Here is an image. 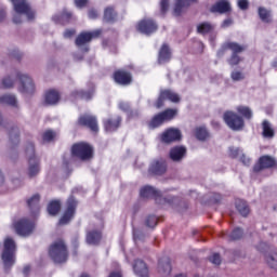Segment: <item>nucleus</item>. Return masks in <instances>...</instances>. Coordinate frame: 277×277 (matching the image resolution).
<instances>
[{
  "label": "nucleus",
  "mask_w": 277,
  "mask_h": 277,
  "mask_svg": "<svg viewBox=\"0 0 277 277\" xmlns=\"http://www.w3.org/2000/svg\"><path fill=\"white\" fill-rule=\"evenodd\" d=\"M48 254L53 263H56L57 265L66 263L68 261V256H70L66 240H64V238L54 240L48 249Z\"/></svg>",
  "instance_id": "f257e3e1"
},
{
  "label": "nucleus",
  "mask_w": 277,
  "mask_h": 277,
  "mask_svg": "<svg viewBox=\"0 0 277 277\" xmlns=\"http://www.w3.org/2000/svg\"><path fill=\"white\" fill-rule=\"evenodd\" d=\"M248 49V45H241L237 42L228 41L222 45V48L217 51V57H224L226 51H232V55L228 58L229 66H239L243 58L239 56V53H243Z\"/></svg>",
  "instance_id": "f03ea898"
},
{
  "label": "nucleus",
  "mask_w": 277,
  "mask_h": 277,
  "mask_svg": "<svg viewBox=\"0 0 277 277\" xmlns=\"http://www.w3.org/2000/svg\"><path fill=\"white\" fill-rule=\"evenodd\" d=\"M70 155L72 159L88 162L94 159V146L88 142H78L71 145Z\"/></svg>",
  "instance_id": "7ed1b4c3"
},
{
  "label": "nucleus",
  "mask_w": 277,
  "mask_h": 277,
  "mask_svg": "<svg viewBox=\"0 0 277 277\" xmlns=\"http://www.w3.org/2000/svg\"><path fill=\"white\" fill-rule=\"evenodd\" d=\"M14 5V11L16 14L13 16V23L15 25H21L23 23V16L25 14L28 21H34L36 18V11L27 3V0H11Z\"/></svg>",
  "instance_id": "20e7f679"
},
{
  "label": "nucleus",
  "mask_w": 277,
  "mask_h": 277,
  "mask_svg": "<svg viewBox=\"0 0 277 277\" xmlns=\"http://www.w3.org/2000/svg\"><path fill=\"white\" fill-rule=\"evenodd\" d=\"M1 259L3 261L5 272H9L16 263V242L12 238H5L3 242V251Z\"/></svg>",
  "instance_id": "39448f33"
},
{
  "label": "nucleus",
  "mask_w": 277,
  "mask_h": 277,
  "mask_svg": "<svg viewBox=\"0 0 277 277\" xmlns=\"http://www.w3.org/2000/svg\"><path fill=\"white\" fill-rule=\"evenodd\" d=\"M179 110L176 108H167L163 111H160L153 116V118L148 122L149 129H159L166 122H170L176 118Z\"/></svg>",
  "instance_id": "423d86ee"
},
{
  "label": "nucleus",
  "mask_w": 277,
  "mask_h": 277,
  "mask_svg": "<svg viewBox=\"0 0 277 277\" xmlns=\"http://www.w3.org/2000/svg\"><path fill=\"white\" fill-rule=\"evenodd\" d=\"M25 153L28 156V175L30 179L37 176L40 173V160L36 157V146L34 143H28L25 148Z\"/></svg>",
  "instance_id": "0eeeda50"
},
{
  "label": "nucleus",
  "mask_w": 277,
  "mask_h": 277,
  "mask_svg": "<svg viewBox=\"0 0 277 277\" xmlns=\"http://www.w3.org/2000/svg\"><path fill=\"white\" fill-rule=\"evenodd\" d=\"M223 120L232 131H241L246 127L243 117L233 110H226L223 114Z\"/></svg>",
  "instance_id": "6e6552de"
},
{
  "label": "nucleus",
  "mask_w": 277,
  "mask_h": 277,
  "mask_svg": "<svg viewBox=\"0 0 277 277\" xmlns=\"http://www.w3.org/2000/svg\"><path fill=\"white\" fill-rule=\"evenodd\" d=\"M77 205H79V202L77 201L75 196H69L66 201L65 212L58 221V226H66V224L70 223V220L75 217V213L77 212Z\"/></svg>",
  "instance_id": "1a4fd4ad"
},
{
  "label": "nucleus",
  "mask_w": 277,
  "mask_h": 277,
  "mask_svg": "<svg viewBox=\"0 0 277 277\" xmlns=\"http://www.w3.org/2000/svg\"><path fill=\"white\" fill-rule=\"evenodd\" d=\"M275 168H277V160L273 156L263 155L254 163L252 170L254 174H259L263 170H274Z\"/></svg>",
  "instance_id": "9d476101"
},
{
  "label": "nucleus",
  "mask_w": 277,
  "mask_h": 277,
  "mask_svg": "<svg viewBox=\"0 0 277 277\" xmlns=\"http://www.w3.org/2000/svg\"><path fill=\"white\" fill-rule=\"evenodd\" d=\"M166 101L171 103H181V95L170 89H163L160 91L157 101L155 102V108L161 109L166 105Z\"/></svg>",
  "instance_id": "9b49d317"
},
{
  "label": "nucleus",
  "mask_w": 277,
  "mask_h": 277,
  "mask_svg": "<svg viewBox=\"0 0 277 277\" xmlns=\"http://www.w3.org/2000/svg\"><path fill=\"white\" fill-rule=\"evenodd\" d=\"M78 127H83L84 129H89L91 133H98V118L94 115L84 114L81 115L77 120Z\"/></svg>",
  "instance_id": "f8f14e48"
},
{
  "label": "nucleus",
  "mask_w": 277,
  "mask_h": 277,
  "mask_svg": "<svg viewBox=\"0 0 277 277\" xmlns=\"http://www.w3.org/2000/svg\"><path fill=\"white\" fill-rule=\"evenodd\" d=\"M14 228L17 235H21L22 237H29L36 228V223L27 217H23L14 223Z\"/></svg>",
  "instance_id": "ddd939ff"
},
{
  "label": "nucleus",
  "mask_w": 277,
  "mask_h": 277,
  "mask_svg": "<svg viewBox=\"0 0 277 277\" xmlns=\"http://www.w3.org/2000/svg\"><path fill=\"white\" fill-rule=\"evenodd\" d=\"M113 79L117 85H131L133 83V74L124 68L116 69L113 74Z\"/></svg>",
  "instance_id": "4468645a"
},
{
  "label": "nucleus",
  "mask_w": 277,
  "mask_h": 277,
  "mask_svg": "<svg viewBox=\"0 0 277 277\" xmlns=\"http://www.w3.org/2000/svg\"><path fill=\"white\" fill-rule=\"evenodd\" d=\"M102 34L103 29H96L93 31H82L77 36L75 44L78 48L85 47V44H90V42H92L94 38H100Z\"/></svg>",
  "instance_id": "2eb2a0df"
},
{
  "label": "nucleus",
  "mask_w": 277,
  "mask_h": 277,
  "mask_svg": "<svg viewBox=\"0 0 277 277\" xmlns=\"http://www.w3.org/2000/svg\"><path fill=\"white\" fill-rule=\"evenodd\" d=\"M168 172V161L163 158L154 159L148 168V174L151 176H163Z\"/></svg>",
  "instance_id": "dca6fc26"
},
{
  "label": "nucleus",
  "mask_w": 277,
  "mask_h": 277,
  "mask_svg": "<svg viewBox=\"0 0 277 277\" xmlns=\"http://www.w3.org/2000/svg\"><path fill=\"white\" fill-rule=\"evenodd\" d=\"M136 29L140 34L151 36V34H155L159 29V25L153 18H144L137 23Z\"/></svg>",
  "instance_id": "f3484780"
},
{
  "label": "nucleus",
  "mask_w": 277,
  "mask_h": 277,
  "mask_svg": "<svg viewBox=\"0 0 277 277\" xmlns=\"http://www.w3.org/2000/svg\"><path fill=\"white\" fill-rule=\"evenodd\" d=\"M182 137L181 130L176 128H168L160 134L162 144H174V142H181Z\"/></svg>",
  "instance_id": "a211bd4d"
},
{
  "label": "nucleus",
  "mask_w": 277,
  "mask_h": 277,
  "mask_svg": "<svg viewBox=\"0 0 277 277\" xmlns=\"http://www.w3.org/2000/svg\"><path fill=\"white\" fill-rule=\"evenodd\" d=\"M17 79L21 83L19 92H22V94H34V92H36V84L29 76L17 72Z\"/></svg>",
  "instance_id": "6ab92c4d"
},
{
  "label": "nucleus",
  "mask_w": 277,
  "mask_h": 277,
  "mask_svg": "<svg viewBox=\"0 0 277 277\" xmlns=\"http://www.w3.org/2000/svg\"><path fill=\"white\" fill-rule=\"evenodd\" d=\"M185 157H187V147L183 145H176L172 147L169 151V158L175 163L183 161Z\"/></svg>",
  "instance_id": "aec40b11"
},
{
  "label": "nucleus",
  "mask_w": 277,
  "mask_h": 277,
  "mask_svg": "<svg viewBox=\"0 0 277 277\" xmlns=\"http://www.w3.org/2000/svg\"><path fill=\"white\" fill-rule=\"evenodd\" d=\"M104 129L108 133H114L117 129H120L122 124V117L120 115L107 118L103 120Z\"/></svg>",
  "instance_id": "412c9836"
},
{
  "label": "nucleus",
  "mask_w": 277,
  "mask_h": 277,
  "mask_svg": "<svg viewBox=\"0 0 277 277\" xmlns=\"http://www.w3.org/2000/svg\"><path fill=\"white\" fill-rule=\"evenodd\" d=\"M103 240V232L101 229H91L87 232L85 242L89 246H100Z\"/></svg>",
  "instance_id": "4be33fe9"
},
{
  "label": "nucleus",
  "mask_w": 277,
  "mask_h": 277,
  "mask_svg": "<svg viewBox=\"0 0 277 277\" xmlns=\"http://www.w3.org/2000/svg\"><path fill=\"white\" fill-rule=\"evenodd\" d=\"M141 198H154L156 202H159L161 200V192L155 189L153 186H144L140 190Z\"/></svg>",
  "instance_id": "5701e85b"
},
{
  "label": "nucleus",
  "mask_w": 277,
  "mask_h": 277,
  "mask_svg": "<svg viewBox=\"0 0 277 277\" xmlns=\"http://www.w3.org/2000/svg\"><path fill=\"white\" fill-rule=\"evenodd\" d=\"M172 60V50L168 43H163L158 52V64H168Z\"/></svg>",
  "instance_id": "b1692460"
},
{
  "label": "nucleus",
  "mask_w": 277,
  "mask_h": 277,
  "mask_svg": "<svg viewBox=\"0 0 277 277\" xmlns=\"http://www.w3.org/2000/svg\"><path fill=\"white\" fill-rule=\"evenodd\" d=\"M61 98H62V95L60 94V91L55 89H50L45 91L44 105H50V106L57 105Z\"/></svg>",
  "instance_id": "393cba45"
},
{
  "label": "nucleus",
  "mask_w": 277,
  "mask_h": 277,
  "mask_svg": "<svg viewBox=\"0 0 277 277\" xmlns=\"http://www.w3.org/2000/svg\"><path fill=\"white\" fill-rule=\"evenodd\" d=\"M212 14H226L230 12V2L228 0H220L210 8Z\"/></svg>",
  "instance_id": "a878e982"
},
{
  "label": "nucleus",
  "mask_w": 277,
  "mask_h": 277,
  "mask_svg": "<svg viewBox=\"0 0 277 277\" xmlns=\"http://www.w3.org/2000/svg\"><path fill=\"white\" fill-rule=\"evenodd\" d=\"M133 272L135 276L148 277V265L144 260H135L133 263Z\"/></svg>",
  "instance_id": "bb28decb"
},
{
  "label": "nucleus",
  "mask_w": 277,
  "mask_h": 277,
  "mask_svg": "<svg viewBox=\"0 0 277 277\" xmlns=\"http://www.w3.org/2000/svg\"><path fill=\"white\" fill-rule=\"evenodd\" d=\"M158 272L162 274V276H170L172 273V263L170 262V258H161L158 262Z\"/></svg>",
  "instance_id": "cd10ccee"
},
{
  "label": "nucleus",
  "mask_w": 277,
  "mask_h": 277,
  "mask_svg": "<svg viewBox=\"0 0 277 277\" xmlns=\"http://www.w3.org/2000/svg\"><path fill=\"white\" fill-rule=\"evenodd\" d=\"M235 207L242 217H248V215H250V206H248V202L246 200L236 199Z\"/></svg>",
  "instance_id": "c85d7f7f"
},
{
  "label": "nucleus",
  "mask_w": 277,
  "mask_h": 277,
  "mask_svg": "<svg viewBox=\"0 0 277 277\" xmlns=\"http://www.w3.org/2000/svg\"><path fill=\"white\" fill-rule=\"evenodd\" d=\"M118 18V12H116V8L109 5L104 9L103 21L105 23H116Z\"/></svg>",
  "instance_id": "c756f323"
},
{
  "label": "nucleus",
  "mask_w": 277,
  "mask_h": 277,
  "mask_svg": "<svg viewBox=\"0 0 277 277\" xmlns=\"http://www.w3.org/2000/svg\"><path fill=\"white\" fill-rule=\"evenodd\" d=\"M27 207L30 209L32 215L39 213L40 211V194H35L31 198L27 200Z\"/></svg>",
  "instance_id": "7c9ffc66"
},
{
  "label": "nucleus",
  "mask_w": 277,
  "mask_h": 277,
  "mask_svg": "<svg viewBox=\"0 0 277 277\" xmlns=\"http://www.w3.org/2000/svg\"><path fill=\"white\" fill-rule=\"evenodd\" d=\"M274 135H276V131L272 128V123L268 120H264L262 122V136L266 140H272Z\"/></svg>",
  "instance_id": "2f4dec72"
},
{
  "label": "nucleus",
  "mask_w": 277,
  "mask_h": 277,
  "mask_svg": "<svg viewBox=\"0 0 277 277\" xmlns=\"http://www.w3.org/2000/svg\"><path fill=\"white\" fill-rule=\"evenodd\" d=\"M190 3H198V0H175L173 10L175 16H181L183 8L189 6Z\"/></svg>",
  "instance_id": "473e14b6"
},
{
  "label": "nucleus",
  "mask_w": 277,
  "mask_h": 277,
  "mask_svg": "<svg viewBox=\"0 0 277 277\" xmlns=\"http://www.w3.org/2000/svg\"><path fill=\"white\" fill-rule=\"evenodd\" d=\"M9 140H10L11 146H18V144H21V133L18 132L17 127H12L9 130Z\"/></svg>",
  "instance_id": "72a5a7b5"
},
{
  "label": "nucleus",
  "mask_w": 277,
  "mask_h": 277,
  "mask_svg": "<svg viewBox=\"0 0 277 277\" xmlns=\"http://www.w3.org/2000/svg\"><path fill=\"white\" fill-rule=\"evenodd\" d=\"M0 104L1 105H10L11 107H16V105H17L16 96H14L12 94H4V95L0 96Z\"/></svg>",
  "instance_id": "f704fd0d"
},
{
  "label": "nucleus",
  "mask_w": 277,
  "mask_h": 277,
  "mask_svg": "<svg viewBox=\"0 0 277 277\" xmlns=\"http://www.w3.org/2000/svg\"><path fill=\"white\" fill-rule=\"evenodd\" d=\"M264 259L271 269L277 271V252L265 254Z\"/></svg>",
  "instance_id": "c9c22d12"
},
{
  "label": "nucleus",
  "mask_w": 277,
  "mask_h": 277,
  "mask_svg": "<svg viewBox=\"0 0 277 277\" xmlns=\"http://www.w3.org/2000/svg\"><path fill=\"white\" fill-rule=\"evenodd\" d=\"M258 14H259L260 19L263 23H271L272 22V12H269L267 9H265L263 6H260L258 9Z\"/></svg>",
  "instance_id": "e433bc0d"
},
{
  "label": "nucleus",
  "mask_w": 277,
  "mask_h": 277,
  "mask_svg": "<svg viewBox=\"0 0 277 277\" xmlns=\"http://www.w3.org/2000/svg\"><path fill=\"white\" fill-rule=\"evenodd\" d=\"M195 136L200 142H205L206 140H209V131L205 127H198L195 129Z\"/></svg>",
  "instance_id": "4c0bfd02"
},
{
  "label": "nucleus",
  "mask_w": 277,
  "mask_h": 277,
  "mask_svg": "<svg viewBox=\"0 0 277 277\" xmlns=\"http://www.w3.org/2000/svg\"><path fill=\"white\" fill-rule=\"evenodd\" d=\"M236 111H238V114L242 116L241 118H245V120H252V109H250V107L238 106Z\"/></svg>",
  "instance_id": "58836bf2"
},
{
  "label": "nucleus",
  "mask_w": 277,
  "mask_h": 277,
  "mask_svg": "<svg viewBox=\"0 0 277 277\" xmlns=\"http://www.w3.org/2000/svg\"><path fill=\"white\" fill-rule=\"evenodd\" d=\"M211 31H213V25L209 22L200 23L197 26V32L201 34L202 36H205V34H211Z\"/></svg>",
  "instance_id": "ea45409f"
},
{
  "label": "nucleus",
  "mask_w": 277,
  "mask_h": 277,
  "mask_svg": "<svg viewBox=\"0 0 277 277\" xmlns=\"http://www.w3.org/2000/svg\"><path fill=\"white\" fill-rule=\"evenodd\" d=\"M61 210H62V203H60V201L57 200L51 201L48 205V212L50 215H57V213H60Z\"/></svg>",
  "instance_id": "a19ab883"
},
{
  "label": "nucleus",
  "mask_w": 277,
  "mask_h": 277,
  "mask_svg": "<svg viewBox=\"0 0 277 277\" xmlns=\"http://www.w3.org/2000/svg\"><path fill=\"white\" fill-rule=\"evenodd\" d=\"M71 96H74V98H84L87 101H90V98H92V93L90 91H74L71 92Z\"/></svg>",
  "instance_id": "79ce46f5"
},
{
  "label": "nucleus",
  "mask_w": 277,
  "mask_h": 277,
  "mask_svg": "<svg viewBox=\"0 0 277 277\" xmlns=\"http://www.w3.org/2000/svg\"><path fill=\"white\" fill-rule=\"evenodd\" d=\"M243 237V229L237 227L235 228L230 235H229V238L232 241H237L239 239H241Z\"/></svg>",
  "instance_id": "37998d69"
},
{
  "label": "nucleus",
  "mask_w": 277,
  "mask_h": 277,
  "mask_svg": "<svg viewBox=\"0 0 277 277\" xmlns=\"http://www.w3.org/2000/svg\"><path fill=\"white\" fill-rule=\"evenodd\" d=\"M230 79L234 81H243V79H246V74L239 70H233L230 74Z\"/></svg>",
  "instance_id": "c03bdc74"
},
{
  "label": "nucleus",
  "mask_w": 277,
  "mask_h": 277,
  "mask_svg": "<svg viewBox=\"0 0 277 277\" xmlns=\"http://www.w3.org/2000/svg\"><path fill=\"white\" fill-rule=\"evenodd\" d=\"M159 222V219L155 215L147 216L145 224L148 226V228H155Z\"/></svg>",
  "instance_id": "a18cd8bd"
},
{
  "label": "nucleus",
  "mask_w": 277,
  "mask_h": 277,
  "mask_svg": "<svg viewBox=\"0 0 277 277\" xmlns=\"http://www.w3.org/2000/svg\"><path fill=\"white\" fill-rule=\"evenodd\" d=\"M160 14L164 16V14H168V10H170V0H160Z\"/></svg>",
  "instance_id": "49530a36"
},
{
  "label": "nucleus",
  "mask_w": 277,
  "mask_h": 277,
  "mask_svg": "<svg viewBox=\"0 0 277 277\" xmlns=\"http://www.w3.org/2000/svg\"><path fill=\"white\" fill-rule=\"evenodd\" d=\"M42 140L43 142H53V140H55V132H53L52 130H47L42 134Z\"/></svg>",
  "instance_id": "de8ad7c7"
},
{
  "label": "nucleus",
  "mask_w": 277,
  "mask_h": 277,
  "mask_svg": "<svg viewBox=\"0 0 277 277\" xmlns=\"http://www.w3.org/2000/svg\"><path fill=\"white\" fill-rule=\"evenodd\" d=\"M128 120H137L140 118V110L138 109H130V111L127 113Z\"/></svg>",
  "instance_id": "09e8293b"
},
{
  "label": "nucleus",
  "mask_w": 277,
  "mask_h": 277,
  "mask_svg": "<svg viewBox=\"0 0 277 277\" xmlns=\"http://www.w3.org/2000/svg\"><path fill=\"white\" fill-rule=\"evenodd\" d=\"M210 263H212L213 265H221L222 264V256H220V253H213L210 258H209Z\"/></svg>",
  "instance_id": "8fccbe9b"
},
{
  "label": "nucleus",
  "mask_w": 277,
  "mask_h": 277,
  "mask_svg": "<svg viewBox=\"0 0 277 277\" xmlns=\"http://www.w3.org/2000/svg\"><path fill=\"white\" fill-rule=\"evenodd\" d=\"M118 107L121 111L127 114L131 109V104L129 102H120Z\"/></svg>",
  "instance_id": "3c124183"
},
{
  "label": "nucleus",
  "mask_w": 277,
  "mask_h": 277,
  "mask_svg": "<svg viewBox=\"0 0 277 277\" xmlns=\"http://www.w3.org/2000/svg\"><path fill=\"white\" fill-rule=\"evenodd\" d=\"M2 85L5 89L13 88L14 87V80H12L10 77H5L4 79H2Z\"/></svg>",
  "instance_id": "603ef678"
},
{
  "label": "nucleus",
  "mask_w": 277,
  "mask_h": 277,
  "mask_svg": "<svg viewBox=\"0 0 277 277\" xmlns=\"http://www.w3.org/2000/svg\"><path fill=\"white\" fill-rule=\"evenodd\" d=\"M238 8L246 11L250 8V2L248 0H238Z\"/></svg>",
  "instance_id": "864d4df0"
},
{
  "label": "nucleus",
  "mask_w": 277,
  "mask_h": 277,
  "mask_svg": "<svg viewBox=\"0 0 277 277\" xmlns=\"http://www.w3.org/2000/svg\"><path fill=\"white\" fill-rule=\"evenodd\" d=\"M88 16L92 21H96V18H98V11L96 9H90L88 12Z\"/></svg>",
  "instance_id": "5fc2aeb1"
},
{
  "label": "nucleus",
  "mask_w": 277,
  "mask_h": 277,
  "mask_svg": "<svg viewBox=\"0 0 277 277\" xmlns=\"http://www.w3.org/2000/svg\"><path fill=\"white\" fill-rule=\"evenodd\" d=\"M72 18V13H70V12H63L62 14H61V19L62 21H65L66 23H70V19Z\"/></svg>",
  "instance_id": "6e6d98bb"
},
{
  "label": "nucleus",
  "mask_w": 277,
  "mask_h": 277,
  "mask_svg": "<svg viewBox=\"0 0 277 277\" xmlns=\"http://www.w3.org/2000/svg\"><path fill=\"white\" fill-rule=\"evenodd\" d=\"M229 157L232 159H237V157H239V149L235 147L229 148Z\"/></svg>",
  "instance_id": "4d7b16f0"
},
{
  "label": "nucleus",
  "mask_w": 277,
  "mask_h": 277,
  "mask_svg": "<svg viewBox=\"0 0 277 277\" xmlns=\"http://www.w3.org/2000/svg\"><path fill=\"white\" fill-rule=\"evenodd\" d=\"M22 274L24 277H29V274H31V265L27 264L24 266Z\"/></svg>",
  "instance_id": "13d9d810"
},
{
  "label": "nucleus",
  "mask_w": 277,
  "mask_h": 277,
  "mask_svg": "<svg viewBox=\"0 0 277 277\" xmlns=\"http://www.w3.org/2000/svg\"><path fill=\"white\" fill-rule=\"evenodd\" d=\"M10 57H13L14 60H21L23 57V54L18 52V50H13L10 52Z\"/></svg>",
  "instance_id": "bf43d9fd"
},
{
  "label": "nucleus",
  "mask_w": 277,
  "mask_h": 277,
  "mask_svg": "<svg viewBox=\"0 0 277 277\" xmlns=\"http://www.w3.org/2000/svg\"><path fill=\"white\" fill-rule=\"evenodd\" d=\"M75 34H77V30H75V29H66L64 31V38H72V36H75Z\"/></svg>",
  "instance_id": "052dcab7"
},
{
  "label": "nucleus",
  "mask_w": 277,
  "mask_h": 277,
  "mask_svg": "<svg viewBox=\"0 0 277 277\" xmlns=\"http://www.w3.org/2000/svg\"><path fill=\"white\" fill-rule=\"evenodd\" d=\"M211 202H213L214 205L222 202V195L214 194L213 197L211 198Z\"/></svg>",
  "instance_id": "680f3d73"
},
{
  "label": "nucleus",
  "mask_w": 277,
  "mask_h": 277,
  "mask_svg": "<svg viewBox=\"0 0 277 277\" xmlns=\"http://www.w3.org/2000/svg\"><path fill=\"white\" fill-rule=\"evenodd\" d=\"M76 8H85L88 5V0H75Z\"/></svg>",
  "instance_id": "e2e57ef3"
},
{
  "label": "nucleus",
  "mask_w": 277,
  "mask_h": 277,
  "mask_svg": "<svg viewBox=\"0 0 277 277\" xmlns=\"http://www.w3.org/2000/svg\"><path fill=\"white\" fill-rule=\"evenodd\" d=\"M241 163H243V166H250L251 160L250 158L246 157V155H242L240 158Z\"/></svg>",
  "instance_id": "0e129e2a"
},
{
  "label": "nucleus",
  "mask_w": 277,
  "mask_h": 277,
  "mask_svg": "<svg viewBox=\"0 0 277 277\" xmlns=\"http://www.w3.org/2000/svg\"><path fill=\"white\" fill-rule=\"evenodd\" d=\"M233 21L230 18L224 19L222 28L226 29V27H230Z\"/></svg>",
  "instance_id": "69168bd1"
},
{
  "label": "nucleus",
  "mask_w": 277,
  "mask_h": 277,
  "mask_svg": "<svg viewBox=\"0 0 277 277\" xmlns=\"http://www.w3.org/2000/svg\"><path fill=\"white\" fill-rule=\"evenodd\" d=\"M5 19V10L0 9V23Z\"/></svg>",
  "instance_id": "338daca9"
},
{
  "label": "nucleus",
  "mask_w": 277,
  "mask_h": 277,
  "mask_svg": "<svg viewBox=\"0 0 277 277\" xmlns=\"http://www.w3.org/2000/svg\"><path fill=\"white\" fill-rule=\"evenodd\" d=\"M108 277H122V274L118 273V272H113L109 274Z\"/></svg>",
  "instance_id": "774afa93"
}]
</instances>
